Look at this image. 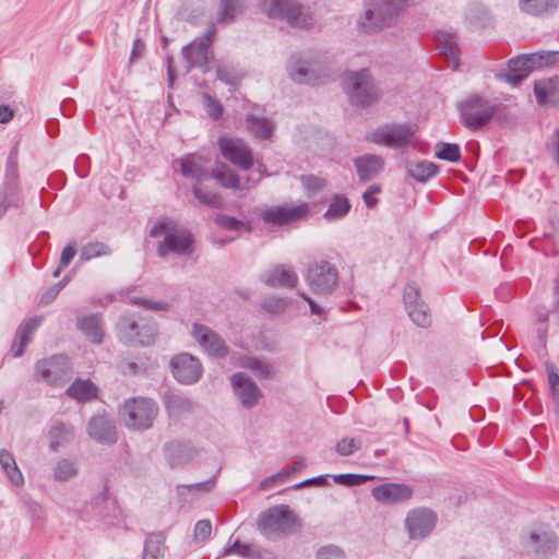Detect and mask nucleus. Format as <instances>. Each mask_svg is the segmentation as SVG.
Here are the masks:
<instances>
[{
  "label": "nucleus",
  "mask_w": 559,
  "mask_h": 559,
  "mask_svg": "<svg viewBox=\"0 0 559 559\" xmlns=\"http://www.w3.org/2000/svg\"><path fill=\"white\" fill-rule=\"evenodd\" d=\"M204 98L209 116L214 120L219 119L223 114V106L207 94L204 95Z\"/></svg>",
  "instance_id": "0e129e2a"
},
{
  "label": "nucleus",
  "mask_w": 559,
  "mask_h": 559,
  "mask_svg": "<svg viewBox=\"0 0 559 559\" xmlns=\"http://www.w3.org/2000/svg\"><path fill=\"white\" fill-rule=\"evenodd\" d=\"M119 342L131 347H146L155 343L157 324L138 313L121 316L116 324Z\"/></svg>",
  "instance_id": "20e7f679"
},
{
  "label": "nucleus",
  "mask_w": 559,
  "mask_h": 559,
  "mask_svg": "<svg viewBox=\"0 0 559 559\" xmlns=\"http://www.w3.org/2000/svg\"><path fill=\"white\" fill-rule=\"evenodd\" d=\"M408 5L409 0H368L357 17L356 29L359 34L370 35L392 27Z\"/></svg>",
  "instance_id": "f257e3e1"
},
{
  "label": "nucleus",
  "mask_w": 559,
  "mask_h": 559,
  "mask_svg": "<svg viewBox=\"0 0 559 559\" xmlns=\"http://www.w3.org/2000/svg\"><path fill=\"white\" fill-rule=\"evenodd\" d=\"M546 370L548 374V383L550 385L551 391L559 389V373L556 366L552 362L547 361Z\"/></svg>",
  "instance_id": "774afa93"
},
{
  "label": "nucleus",
  "mask_w": 559,
  "mask_h": 559,
  "mask_svg": "<svg viewBox=\"0 0 559 559\" xmlns=\"http://www.w3.org/2000/svg\"><path fill=\"white\" fill-rule=\"evenodd\" d=\"M308 213L309 206L306 203L294 205L290 207L284 205H275L263 209L260 212L259 217L266 225L280 227L300 221Z\"/></svg>",
  "instance_id": "2eb2a0df"
},
{
  "label": "nucleus",
  "mask_w": 559,
  "mask_h": 559,
  "mask_svg": "<svg viewBox=\"0 0 559 559\" xmlns=\"http://www.w3.org/2000/svg\"><path fill=\"white\" fill-rule=\"evenodd\" d=\"M305 280L316 294H331L338 284L337 269L325 259L309 262Z\"/></svg>",
  "instance_id": "9b49d317"
},
{
  "label": "nucleus",
  "mask_w": 559,
  "mask_h": 559,
  "mask_svg": "<svg viewBox=\"0 0 559 559\" xmlns=\"http://www.w3.org/2000/svg\"><path fill=\"white\" fill-rule=\"evenodd\" d=\"M316 559H346L344 552L334 545L321 547L316 556Z\"/></svg>",
  "instance_id": "bf43d9fd"
},
{
  "label": "nucleus",
  "mask_w": 559,
  "mask_h": 559,
  "mask_svg": "<svg viewBox=\"0 0 559 559\" xmlns=\"http://www.w3.org/2000/svg\"><path fill=\"white\" fill-rule=\"evenodd\" d=\"M435 156L442 160L455 163L461 159V150L455 143L439 142L436 145Z\"/></svg>",
  "instance_id": "49530a36"
},
{
  "label": "nucleus",
  "mask_w": 559,
  "mask_h": 559,
  "mask_svg": "<svg viewBox=\"0 0 559 559\" xmlns=\"http://www.w3.org/2000/svg\"><path fill=\"white\" fill-rule=\"evenodd\" d=\"M217 143L222 155L228 162L236 165L242 170H248L252 167V152L242 140L221 136Z\"/></svg>",
  "instance_id": "a211bd4d"
},
{
  "label": "nucleus",
  "mask_w": 559,
  "mask_h": 559,
  "mask_svg": "<svg viewBox=\"0 0 559 559\" xmlns=\"http://www.w3.org/2000/svg\"><path fill=\"white\" fill-rule=\"evenodd\" d=\"M414 493L413 488L406 484L384 483L371 490L372 497L383 504L401 503L409 500Z\"/></svg>",
  "instance_id": "4be33fe9"
},
{
  "label": "nucleus",
  "mask_w": 559,
  "mask_h": 559,
  "mask_svg": "<svg viewBox=\"0 0 559 559\" xmlns=\"http://www.w3.org/2000/svg\"><path fill=\"white\" fill-rule=\"evenodd\" d=\"M300 182L307 190L308 198H313L326 186V180L313 175H304L300 177Z\"/></svg>",
  "instance_id": "864d4df0"
},
{
  "label": "nucleus",
  "mask_w": 559,
  "mask_h": 559,
  "mask_svg": "<svg viewBox=\"0 0 559 559\" xmlns=\"http://www.w3.org/2000/svg\"><path fill=\"white\" fill-rule=\"evenodd\" d=\"M215 35L216 27L211 24L203 36L182 47V56L188 63L187 71L199 68L203 73H207L211 70L210 63L214 60L212 44Z\"/></svg>",
  "instance_id": "1a4fd4ad"
},
{
  "label": "nucleus",
  "mask_w": 559,
  "mask_h": 559,
  "mask_svg": "<svg viewBox=\"0 0 559 559\" xmlns=\"http://www.w3.org/2000/svg\"><path fill=\"white\" fill-rule=\"evenodd\" d=\"M78 474V468L69 459L60 460L53 468V479L56 481H67Z\"/></svg>",
  "instance_id": "09e8293b"
},
{
  "label": "nucleus",
  "mask_w": 559,
  "mask_h": 559,
  "mask_svg": "<svg viewBox=\"0 0 559 559\" xmlns=\"http://www.w3.org/2000/svg\"><path fill=\"white\" fill-rule=\"evenodd\" d=\"M20 201L17 145H14L7 158L4 182L0 189V217L9 207H17Z\"/></svg>",
  "instance_id": "f8f14e48"
},
{
  "label": "nucleus",
  "mask_w": 559,
  "mask_h": 559,
  "mask_svg": "<svg viewBox=\"0 0 559 559\" xmlns=\"http://www.w3.org/2000/svg\"><path fill=\"white\" fill-rule=\"evenodd\" d=\"M381 191L380 186L372 185L369 187L362 194L364 202L368 209H372L377 205L378 199L374 198L376 193H379Z\"/></svg>",
  "instance_id": "338daca9"
},
{
  "label": "nucleus",
  "mask_w": 559,
  "mask_h": 559,
  "mask_svg": "<svg viewBox=\"0 0 559 559\" xmlns=\"http://www.w3.org/2000/svg\"><path fill=\"white\" fill-rule=\"evenodd\" d=\"M290 78L296 83H310L316 79L313 71L309 68L307 61H298L290 70Z\"/></svg>",
  "instance_id": "3c124183"
},
{
  "label": "nucleus",
  "mask_w": 559,
  "mask_h": 559,
  "mask_svg": "<svg viewBox=\"0 0 559 559\" xmlns=\"http://www.w3.org/2000/svg\"><path fill=\"white\" fill-rule=\"evenodd\" d=\"M165 536L162 532L150 534L144 544L143 559H163Z\"/></svg>",
  "instance_id": "79ce46f5"
},
{
  "label": "nucleus",
  "mask_w": 559,
  "mask_h": 559,
  "mask_svg": "<svg viewBox=\"0 0 559 559\" xmlns=\"http://www.w3.org/2000/svg\"><path fill=\"white\" fill-rule=\"evenodd\" d=\"M111 248L102 241H91L82 246L80 250L81 261H90L99 257L110 255Z\"/></svg>",
  "instance_id": "a18cd8bd"
},
{
  "label": "nucleus",
  "mask_w": 559,
  "mask_h": 559,
  "mask_svg": "<svg viewBox=\"0 0 559 559\" xmlns=\"http://www.w3.org/2000/svg\"><path fill=\"white\" fill-rule=\"evenodd\" d=\"M192 336L211 356L224 358L229 349L225 341L215 331L200 323L192 325Z\"/></svg>",
  "instance_id": "aec40b11"
},
{
  "label": "nucleus",
  "mask_w": 559,
  "mask_h": 559,
  "mask_svg": "<svg viewBox=\"0 0 559 559\" xmlns=\"http://www.w3.org/2000/svg\"><path fill=\"white\" fill-rule=\"evenodd\" d=\"M67 395L86 402L97 396V386L91 380L78 379L67 389Z\"/></svg>",
  "instance_id": "58836bf2"
},
{
  "label": "nucleus",
  "mask_w": 559,
  "mask_h": 559,
  "mask_svg": "<svg viewBox=\"0 0 559 559\" xmlns=\"http://www.w3.org/2000/svg\"><path fill=\"white\" fill-rule=\"evenodd\" d=\"M260 10L270 19L286 21L293 27L306 28L312 19L296 0H260Z\"/></svg>",
  "instance_id": "6e6552de"
},
{
  "label": "nucleus",
  "mask_w": 559,
  "mask_h": 559,
  "mask_svg": "<svg viewBox=\"0 0 559 559\" xmlns=\"http://www.w3.org/2000/svg\"><path fill=\"white\" fill-rule=\"evenodd\" d=\"M540 558H548L557 551L558 539L552 532H532L526 543Z\"/></svg>",
  "instance_id": "a878e982"
},
{
  "label": "nucleus",
  "mask_w": 559,
  "mask_h": 559,
  "mask_svg": "<svg viewBox=\"0 0 559 559\" xmlns=\"http://www.w3.org/2000/svg\"><path fill=\"white\" fill-rule=\"evenodd\" d=\"M164 404L170 416H180L190 413L193 408V403L189 397L173 391L164 393Z\"/></svg>",
  "instance_id": "f704fd0d"
},
{
  "label": "nucleus",
  "mask_w": 559,
  "mask_h": 559,
  "mask_svg": "<svg viewBox=\"0 0 559 559\" xmlns=\"http://www.w3.org/2000/svg\"><path fill=\"white\" fill-rule=\"evenodd\" d=\"M88 436L100 444H114L118 440L116 424L106 415L93 416L87 423Z\"/></svg>",
  "instance_id": "412c9836"
},
{
  "label": "nucleus",
  "mask_w": 559,
  "mask_h": 559,
  "mask_svg": "<svg viewBox=\"0 0 559 559\" xmlns=\"http://www.w3.org/2000/svg\"><path fill=\"white\" fill-rule=\"evenodd\" d=\"M559 62V51H540L516 56L508 61V71L497 73V78L512 86H518L532 72Z\"/></svg>",
  "instance_id": "39448f33"
},
{
  "label": "nucleus",
  "mask_w": 559,
  "mask_h": 559,
  "mask_svg": "<svg viewBox=\"0 0 559 559\" xmlns=\"http://www.w3.org/2000/svg\"><path fill=\"white\" fill-rule=\"evenodd\" d=\"M246 126L248 131L260 140L270 139L274 130V124L270 119L253 114L246 116Z\"/></svg>",
  "instance_id": "c9c22d12"
},
{
  "label": "nucleus",
  "mask_w": 559,
  "mask_h": 559,
  "mask_svg": "<svg viewBox=\"0 0 559 559\" xmlns=\"http://www.w3.org/2000/svg\"><path fill=\"white\" fill-rule=\"evenodd\" d=\"M163 236L157 246V254L165 258L173 253L177 257H187L194 251V237L187 229L179 228L173 221L165 218L156 222L150 229V237Z\"/></svg>",
  "instance_id": "f03ea898"
},
{
  "label": "nucleus",
  "mask_w": 559,
  "mask_h": 559,
  "mask_svg": "<svg viewBox=\"0 0 559 559\" xmlns=\"http://www.w3.org/2000/svg\"><path fill=\"white\" fill-rule=\"evenodd\" d=\"M91 160L86 154H81L74 163V170L80 178H86L90 174Z\"/></svg>",
  "instance_id": "680f3d73"
},
{
  "label": "nucleus",
  "mask_w": 559,
  "mask_h": 559,
  "mask_svg": "<svg viewBox=\"0 0 559 559\" xmlns=\"http://www.w3.org/2000/svg\"><path fill=\"white\" fill-rule=\"evenodd\" d=\"M405 524L411 538H424L435 527L436 515L428 509H416L407 514Z\"/></svg>",
  "instance_id": "5701e85b"
},
{
  "label": "nucleus",
  "mask_w": 559,
  "mask_h": 559,
  "mask_svg": "<svg viewBox=\"0 0 559 559\" xmlns=\"http://www.w3.org/2000/svg\"><path fill=\"white\" fill-rule=\"evenodd\" d=\"M406 171L416 181L426 182L438 174L439 166L428 160L409 162L406 164Z\"/></svg>",
  "instance_id": "4c0bfd02"
},
{
  "label": "nucleus",
  "mask_w": 559,
  "mask_h": 559,
  "mask_svg": "<svg viewBox=\"0 0 559 559\" xmlns=\"http://www.w3.org/2000/svg\"><path fill=\"white\" fill-rule=\"evenodd\" d=\"M559 91V78L552 76L548 79L537 80L534 83V94L539 105L545 106L551 103V98Z\"/></svg>",
  "instance_id": "72a5a7b5"
},
{
  "label": "nucleus",
  "mask_w": 559,
  "mask_h": 559,
  "mask_svg": "<svg viewBox=\"0 0 559 559\" xmlns=\"http://www.w3.org/2000/svg\"><path fill=\"white\" fill-rule=\"evenodd\" d=\"M214 222L218 227L226 230L238 231L242 227H245L248 231L251 230V227L248 224L226 214H217L214 218Z\"/></svg>",
  "instance_id": "603ef678"
},
{
  "label": "nucleus",
  "mask_w": 559,
  "mask_h": 559,
  "mask_svg": "<svg viewBox=\"0 0 559 559\" xmlns=\"http://www.w3.org/2000/svg\"><path fill=\"white\" fill-rule=\"evenodd\" d=\"M174 378L182 384H193L202 376L203 369L200 360L188 353L174 356L169 361Z\"/></svg>",
  "instance_id": "f3484780"
},
{
  "label": "nucleus",
  "mask_w": 559,
  "mask_h": 559,
  "mask_svg": "<svg viewBox=\"0 0 559 559\" xmlns=\"http://www.w3.org/2000/svg\"><path fill=\"white\" fill-rule=\"evenodd\" d=\"M164 454L171 467H179L190 463L198 454L191 442L170 441L164 447Z\"/></svg>",
  "instance_id": "b1692460"
},
{
  "label": "nucleus",
  "mask_w": 559,
  "mask_h": 559,
  "mask_svg": "<svg viewBox=\"0 0 559 559\" xmlns=\"http://www.w3.org/2000/svg\"><path fill=\"white\" fill-rule=\"evenodd\" d=\"M403 299L411 320L419 328H428L431 324L429 307L421 300L419 288L414 282L405 286Z\"/></svg>",
  "instance_id": "dca6fc26"
},
{
  "label": "nucleus",
  "mask_w": 559,
  "mask_h": 559,
  "mask_svg": "<svg viewBox=\"0 0 559 559\" xmlns=\"http://www.w3.org/2000/svg\"><path fill=\"white\" fill-rule=\"evenodd\" d=\"M350 207V202L345 195L334 194L323 217L328 221L341 219L348 214Z\"/></svg>",
  "instance_id": "a19ab883"
},
{
  "label": "nucleus",
  "mask_w": 559,
  "mask_h": 559,
  "mask_svg": "<svg viewBox=\"0 0 559 559\" xmlns=\"http://www.w3.org/2000/svg\"><path fill=\"white\" fill-rule=\"evenodd\" d=\"M309 485H316V486H321V487L328 486L329 485V475H319L316 477L305 479L298 484H295L292 488L300 489V488L307 487Z\"/></svg>",
  "instance_id": "69168bd1"
},
{
  "label": "nucleus",
  "mask_w": 559,
  "mask_h": 559,
  "mask_svg": "<svg viewBox=\"0 0 559 559\" xmlns=\"http://www.w3.org/2000/svg\"><path fill=\"white\" fill-rule=\"evenodd\" d=\"M206 162L202 155L187 154L179 159L180 170L186 178L203 181L210 178V174L205 169Z\"/></svg>",
  "instance_id": "bb28decb"
},
{
  "label": "nucleus",
  "mask_w": 559,
  "mask_h": 559,
  "mask_svg": "<svg viewBox=\"0 0 559 559\" xmlns=\"http://www.w3.org/2000/svg\"><path fill=\"white\" fill-rule=\"evenodd\" d=\"M360 442H357L354 438H343L335 445V451L342 455L347 456L350 455L354 450L359 449Z\"/></svg>",
  "instance_id": "4d7b16f0"
},
{
  "label": "nucleus",
  "mask_w": 559,
  "mask_h": 559,
  "mask_svg": "<svg viewBox=\"0 0 559 559\" xmlns=\"http://www.w3.org/2000/svg\"><path fill=\"white\" fill-rule=\"evenodd\" d=\"M230 382L235 395L239 400L242 407L247 409L258 405L262 397V392L257 383L245 372H237L230 377Z\"/></svg>",
  "instance_id": "6ab92c4d"
},
{
  "label": "nucleus",
  "mask_w": 559,
  "mask_h": 559,
  "mask_svg": "<svg viewBox=\"0 0 559 559\" xmlns=\"http://www.w3.org/2000/svg\"><path fill=\"white\" fill-rule=\"evenodd\" d=\"M343 85L348 102L354 107L366 109L381 99L380 87L368 69L345 72Z\"/></svg>",
  "instance_id": "7ed1b4c3"
},
{
  "label": "nucleus",
  "mask_w": 559,
  "mask_h": 559,
  "mask_svg": "<svg viewBox=\"0 0 559 559\" xmlns=\"http://www.w3.org/2000/svg\"><path fill=\"white\" fill-rule=\"evenodd\" d=\"M247 0H219L216 22L222 25H228L236 21L246 8Z\"/></svg>",
  "instance_id": "2f4dec72"
},
{
  "label": "nucleus",
  "mask_w": 559,
  "mask_h": 559,
  "mask_svg": "<svg viewBox=\"0 0 559 559\" xmlns=\"http://www.w3.org/2000/svg\"><path fill=\"white\" fill-rule=\"evenodd\" d=\"M130 302L153 311H166L169 309V304L162 300L153 301L145 298L131 297Z\"/></svg>",
  "instance_id": "6e6d98bb"
},
{
  "label": "nucleus",
  "mask_w": 559,
  "mask_h": 559,
  "mask_svg": "<svg viewBox=\"0 0 559 559\" xmlns=\"http://www.w3.org/2000/svg\"><path fill=\"white\" fill-rule=\"evenodd\" d=\"M287 307V301L284 298L271 297L263 301V308L272 313H281Z\"/></svg>",
  "instance_id": "052dcab7"
},
{
  "label": "nucleus",
  "mask_w": 559,
  "mask_h": 559,
  "mask_svg": "<svg viewBox=\"0 0 559 559\" xmlns=\"http://www.w3.org/2000/svg\"><path fill=\"white\" fill-rule=\"evenodd\" d=\"M76 329L93 344L104 341L103 317L100 313H91L76 317Z\"/></svg>",
  "instance_id": "393cba45"
},
{
  "label": "nucleus",
  "mask_w": 559,
  "mask_h": 559,
  "mask_svg": "<svg viewBox=\"0 0 559 559\" xmlns=\"http://www.w3.org/2000/svg\"><path fill=\"white\" fill-rule=\"evenodd\" d=\"M212 525L209 520H200L194 525V538L197 540H205L210 537Z\"/></svg>",
  "instance_id": "e2e57ef3"
},
{
  "label": "nucleus",
  "mask_w": 559,
  "mask_h": 559,
  "mask_svg": "<svg viewBox=\"0 0 559 559\" xmlns=\"http://www.w3.org/2000/svg\"><path fill=\"white\" fill-rule=\"evenodd\" d=\"M354 165L360 181H370L383 169L384 160L374 154H365L354 160Z\"/></svg>",
  "instance_id": "cd10ccee"
},
{
  "label": "nucleus",
  "mask_w": 559,
  "mask_h": 559,
  "mask_svg": "<svg viewBox=\"0 0 559 559\" xmlns=\"http://www.w3.org/2000/svg\"><path fill=\"white\" fill-rule=\"evenodd\" d=\"M158 413L157 404L145 397L127 400L119 408L121 423L132 430H147L152 427Z\"/></svg>",
  "instance_id": "0eeeda50"
},
{
  "label": "nucleus",
  "mask_w": 559,
  "mask_h": 559,
  "mask_svg": "<svg viewBox=\"0 0 559 559\" xmlns=\"http://www.w3.org/2000/svg\"><path fill=\"white\" fill-rule=\"evenodd\" d=\"M257 526L265 538L278 539L293 534L300 523L288 506L277 504L258 515Z\"/></svg>",
  "instance_id": "423d86ee"
},
{
  "label": "nucleus",
  "mask_w": 559,
  "mask_h": 559,
  "mask_svg": "<svg viewBox=\"0 0 559 559\" xmlns=\"http://www.w3.org/2000/svg\"><path fill=\"white\" fill-rule=\"evenodd\" d=\"M223 188L237 190L240 188V178L227 165L221 164L210 174Z\"/></svg>",
  "instance_id": "37998d69"
},
{
  "label": "nucleus",
  "mask_w": 559,
  "mask_h": 559,
  "mask_svg": "<svg viewBox=\"0 0 559 559\" xmlns=\"http://www.w3.org/2000/svg\"><path fill=\"white\" fill-rule=\"evenodd\" d=\"M499 108L500 105L491 104L484 97L473 96L460 105V120L464 127L478 130L496 116Z\"/></svg>",
  "instance_id": "9d476101"
},
{
  "label": "nucleus",
  "mask_w": 559,
  "mask_h": 559,
  "mask_svg": "<svg viewBox=\"0 0 559 559\" xmlns=\"http://www.w3.org/2000/svg\"><path fill=\"white\" fill-rule=\"evenodd\" d=\"M24 509L34 522H41L45 518L43 507L33 500H24Z\"/></svg>",
  "instance_id": "13d9d810"
},
{
  "label": "nucleus",
  "mask_w": 559,
  "mask_h": 559,
  "mask_svg": "<svg viewBox=\"0 0 559 559\" xmlns=\"http://www.w3.org/2000/svg\"><path fill=\"white\" fill-rule=\"evenodd\" d=\"M436 38L440 52L450 60V67H452L453 70H457L460 66V50L454 36L449 33H439Z\"/></svg>",
  "instance_id": "e433bc0d"
},
{
  "label": "nucleus",
  "mask_w": 559,
  "mask_h": 559,
  "mask_svg": "<svg viewBox=\"0 0 559 559\" xmlns=\"http://www.w3.org/2000/svg\"><path fill=\"white\" fill-rule=\"evenodd\" d=\"M49 450L57 452L59 448L67 447L74 438V428L72 425L64 424L60 420L53 421L49 431Z\"/></svg>",
  "instance_id": "7c9ffc66"
},
{
  "label": "nucleus",
  "mask_w": 559,
  "mask_h": 559,
  "mask_svg": "<svg viewBox=\"0 0 559 559\" xmlns=\"http://www.w3.org/2000/svg\"><path fill=\"white\" fill-rule=\"evenodd\" d=\"M39 322L40 319L34 317L19 326L15 334L16 338H19V343L14 341L11 346L13 357H21L24 354L26 346L31 342L29 335L37 329Z\"/></svg>",
  "instance_id": "473e14b6"
},
{
  "label": "nucleus",
  "mask_w": 559,
  "mask_h": 559,
  "mask_svg": "<svg viewBox=\"0 0 559 559\" xmlns=\"http://www.w3.org/2000/svg\"><path fill=\"white\" fill-rule=\"evenodd\" d=\"M192 194L200 203L209 207L221 209L224 204L219 194L212 191H204L197 185L192 187Z\"/></svg>",
  "instance_id": "de8ad7c7"
},
{
  "label": "nucleus",
  "mask_w": 559,
  "mask_h": 559,
  "mask_svg": "<svg viewBox=\"0 0 559 559\" xmlns=\"http://www.w3.org/2000/svg\"><path fill=\"white\" fill-rule=\"evenodd\" d=\"M237 555L245 559H261L262 551L254 544H246L236 539L233 544L224 548L222 556Z\"/></svg>",
  "instance_id": "ea45409f"
},
{
  "label": "nucleus",
  "mask_w": 559,
  "mask_h": 559,
  "mask_svg": "<svg viewBox=\"0 0 559 559\" xmlns=\"http://www.w3.org/2000/svg\"><path fill=\"white\" fill-rule=\"evenodd\" d=\"M0 465L3 471L7 473L8 477L15 486L23 484V476L20 469L17 468L14 456L11 452L5 449L0 451Z\"/></svg>",
  "instance_id": "c03bdc74"
},
{
  "label": "nucleus",
  "mask_w": 559,
  "mask_h": 559,
  "mask_svg": "<svg viewBox=\"0 0 559 559\" xmlns=\"http://www.w3.org/2000/svg\"><path fill=\"white\" fill-rule=\"evenodd\" d=\"M521 13L533 17H547L559 9V0H518Z\"/></svg>",
  "instance_id": "c756f323"
},
{
  "label": "nucleus",
  "mask_w": 559,
  "mask_h": 559,
  "mask_svg": "<svg viewBox=\"0 0 559 559\" xmlns=\"http://www.w3.org/2000/svg\"><path fill=\"white\" fill-rule=\"evenodd\" d=\"M264 283L272 288H295L298 283V275L290 266L278 264L269 271Z\"/></svg>",
  "instance_id": "c85d7f7f"
},
{
  "label": "nucleus",
  "mask_w": 559,
  "mask_h": 559,
  "mask_svg": "<svg viewBox=\"0 0 559 559\" xmlns=\"http://www.w3.org/2000/svg\"><path fill=\"white\" fill-rule=\"evenodd\" d=\"M71 373L70 359L62 354L38 360L35 365L37 379L49 385H63L71 379Z\"/></svg>",
  "instance_id": "ddd939ff"
},
{
  "label": "nucleus",
  "mask_w": 559,
  "mask_h": 559,
  "mask_svg": "<svg viewBox=\"0 0 559 559\" xmlns=\"http://www.w3.org/2000/svg\"><path fill=\"white\" fill-rule=\"evenodd\" d=\"M415 134V129L407 123H386L378 127L367 135V140L390 148L407 145Z\"/></svg>",
  "instance_id": "4468645a"
},
{
  "label": "nucleus",
  "mask_w": 559,
  "mask_h": 559,
  "mask_svg": "<svg viewBox=\"0 0 559 559\" xmlns=\"http://www.w3.org/2000/svg\"><path fill=\"white\" fill-rule=\"evenodd\" d=\"M246 367L252 370L262 379H270L273 374L272 367L269 364L257 358H250Z\"/></svg>",
  "instance_id": "5fc2aeb1"
},
{
  "label": "nucleus",
  "mask_w": 559,
  "mask_h": 559,
  "mask_svg": "<svg viewBox=\"0 0 559 559\" xmlns=\"http://www.w3.org/2000/svg\"><path fill=\"white\" fill-rule=\"evenodd\" d=\"M376 476L373 475H366V474H337L334 475L333 480L342 486L345 487H356L365 484L368 480L374 479Z\"/></svg>",
  "instance_id": "8fccbe9b"
}]
</instances>
